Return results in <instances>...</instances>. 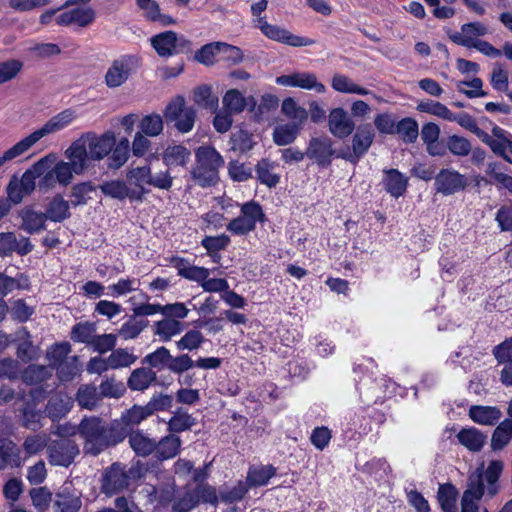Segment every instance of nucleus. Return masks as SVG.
<instances>
[{
	"instance_id": "f257e3e1",
	"label": "nucleus",
	"mask_w": 512,
	"mask_h": 512,
	"mask_svg": "<svg viewBox=\"0 0 512 512\" xmlns=\"http://www.w3.org/2000/svg\"><path fill=\"white\" fill-rule=\"evenodd\" d=\"M77 433L83 440L85 453L92 456L122 442V433L115 421L107 423L97 416H85L77 426Z\"/></svg>"
},
{
	"instance_id": "f03ea898",
	"label": "nucleus",
	"mask_w": 512,
	"mask_h": 512,
	"mask_svg": "<svg viewBox=\"0 0 512 512\" xmlns=\"http://www.w3.org/2000/svg\"><path fill=\"white\" fill-rule=\"evenodd\" d=\"M461 127L475 134L491 151L505 162L512 164V134L507 130L495 125L491 132L492 136L478 127L475 119L468 113L455 114L451 112V119Z\"/></svg>"
},
{
	"instance_id": "7ed1b4c3",
	"label": "nucleus",
	"mask_w": 512,
	"mask_h": 512,
	"mask_svg": "<svg viewBox=\"0 0 512 512\" xmlns=\"http://www.w3.org/2000/svg\"><path fill=\"white\" fill-rule=\"evenodd\" d=\"M193 472L195 487L186 490L182 496L172 504V512H190L200 504H209L216 507L219 504V497L216 487L207 482L209 477L208 464L197 468Z\"/></svg>"
},
{
	"instance_id": "20e7f679",
	"label": "nucleus",
	"mask_w": 512,
	"mask_h": 512,
	"mask_svg": "<svg viewBox=\"0 0 512 512\" xmlns=\"http://www.w3.org/2000/svg\"><path fill=\"white\" fill-rule=\"evenodd\" d=\"M223 156L212 145H201L195 150V165L190 174L201 188L216 186L220 181L219 171L224 166Z\"/></svg>"
},
{
	"instance_id": "39448f33",
	"label": "nucleus",
	"mask_w": 512,
	"mask_h": 512,
	"mask_svg": "<svg viewBox=\"0 0 512 512\" xmlns=\"http://www.w3.org/2000/svg\"><path fill=\"white\" fill-rule=\"evenodd\" d=\"M65 156L69 162L61 160L52 167L58 183L63 186L70 184L73 173L81 175L89 168L85 148L80 141H73L65 151Z\"/></svg>"
},
{
	"instance_id": "423d86ee",
	"label": "nucleus",
	"mask_w": 512,
	"mask_h": 512,
	"mask_svg": "<svg viewBox=\"0 0 512 512\" xmlns=\"http://www.w3.org/2000/svg\"><path fill=\"white\" fill-rule=\"evenodd\" d=\"M241 215L233 218L226 229L235 236H246L256 229L257 223L264 224L268 219L262 205L252 199L240 206Z\"/></svg>"
},
{
	"instance_id": "0eeeda50",
	"label": "nucleus",
	"mask_w": 512,
	"mask_h": 512,
	"mask_svg": "<svg viewBox=\"0 0 512 512\" xmlns=\"http://www.w3.org/2000/svg\"><path fill=\"white\" fill-rule=\"evenodd\" d=\"M150 44L161 58H169L191 51L192 41L173 30H167L153 35Z\"/></svg>"
},
{
	"instance_id": "6e6552de",
	"label": "nucleus",
	"mask_w": 512,
	"mask_h": 512,
	"mask_svg": "<svg viewBox=\"0 0 512 512\" xmlns=\"http://www.w3.org/2000/svg\"><path fill=\"white\" fill-rule=\"evenodd\" d=\"M375 138V132L370 123L360 124L352 136L351 146L340 149L341 159L356 165L369 151Z\"/></svg>"
},
{
	"instance_id": "1a4fd4ad",
	"label": "nucleus",
	"mask_w": 512,
	"mask_h": 512,
	"mask_svg": "<svg viewBox=\"0 0 512 512\" xmlns=\"http://www.w3.org/2000/svg\"><path fill=\"white\" fill-rule=\"evenodd\" d=\"M75 141H80L85 148L87 155V163L90 165L91 161H100L111 152L115 145V133L112 130H107L98 135L95 132H87L81 135Z\"/></svg>"
},
{
	"instance_id": "9d476101",
	"label": "nucleus",
	"mask_w": 512,
	"mask_h": 512,
	"mask_svg": "<svg viewBox=\"0 0 512 512\" xmlns=\"http://www.w3.org/2000/svg\"><path fill=\"white\" fill-rule=\"evenodd\" d=\"M307 158L319 169H327L334 159H341L340 149L334 148V141L326 135L312 137L306 147Z\"/></svg>"
},
{
	"instance_id": "9b49d317",
	"label": "nucleus",
	"mask_w": 512,
	"mask_h": 512,
	"mask_svg": "<svg viewBox=\"0 0 512 512\" xmlns=\"http://www.w3.org/2000/svg\"><path fill=\"white\" fill-rule=\"evenodd\" d=\"M164 117L167 123H173L180 133L190 132L195 123L196 112L187 107L183 96L173 98L165 107Z\"/></svg>"
},
{
	"instance_id": "f8f14e48",
	"label": "nucleus",
	"mask_w": 512,
	"mask_h": 512,
	"mask_svg": "<svg viewBox=\"0 0 512 512\" xmlns=\"http://www.w3.org/2000/svg\"><path fill=\"white\" fill-rule=\"evenodd\" d=\"M256 22L257 23H255V27L260 29L262 34L270 40L291 47H305L315 43V40L311 38L295 35L285 28L268 23L266 16L257 17Z\"/></svg>"
},
{
	"instance_id": "ddd939ff",
	"label": "nucleus",
	"mask_w": 512,
	"mask_h": 512,
	"mask_svg": "<svg viewBox=\"0 0 512 512\" xmlns=\"http://www.w3.org/2000/svg\"><path fill=\"white\" fill-rule=\"evenodd\" d=\"M130 481L126 466L120 462H114L107 467L101 478V491L107 496L116 495L124 491Z\"/></svg>"
},
{
	"instance_id": "4468645a",
	"label": "nucleus",
	"mask_w": 512,
	"mask_h": 512,
	"mask_svg": "<svg viewBox=\"0 0 512 512\" xmlns=\"http://www.w3.org/2000/svg\"><path fill=\"white\" fill-rule=\"evenodd\" d=\"M138 63L135 55H121L115 59L105 74V84L109 88H116L124 84L131 76Z\"/></svg>"
},
{
	"instance_id": "2eb2a0df",
	"label": "nucleus",
	"mask_w": 512,
	"mask_h": 512,
	"mask_svg": "<svg viewBox=\"0 0 512 512\" xmlns=\"http://www.w3.org/2000/svg\"><path fill=\"white\" fill-rule=\"evenodd\" d=\"M467 186L466 176L451 168H442L435 176L434 189L444 196L463 191Z\"/></svg>"
},
{
	"instance_id": "dca6fc26",
	"label": "nucleus",
	"mask_w": 512,
	"mask_h": 512,
	"mask_svg": "<svg viewBox=\"0 0 512 512\" xmlns=\"http://www.w3.org/2000/svg\"><path fill=\"white\" fill-rule=\"evenodd\" d=\"M78 454V446L67 438L54 440L48 446V460L54 466L68 467Z\"/></svg>"
},
{
	"instance_id": "f3484780",
	"label": "nucleus",
	"mask_w": 512,
	"mask_h": 512,
	"mask_svg": "<svg viewBox=\"0 0 512 512\" xmlns=\"http://www.w3.org/2000/svg\"><path fill=\"white\" fill-rule=\"evenodd\" d=\"M150 414L144 405L134 404L129 409H125L120 418L114 419L115 424L121 430L122 442L127 438L128 434L136 432L137 428L143 421L148 419Z\"/></svg>"
},
{
	"instance_id": "a211bd4d",
	"label": "nucleus",
	"mask_w": 512,
	"mask_h": 512,
	"mask_svg": "<svg viewBox=\"0 0 512 512\" xmlns=\"http://www.w3.org/2000/svg\"><path fill=\"white\" fill-rule=\"evenodd\" d=\"M276 83L286 87H297L305 90H314L317 93H324L326 87L317 80L312 72H293L276 78Z\"/></svg>"
},
{
	"instance_id": "6ab92c4d",
	"label": "nucleus",
	"mask_w": 512,
	"mask_h": 512,
	"mask_svg": "<svg viewBox=\"0 0 512 512\" xmlns=\"http://www.w3.org/2000/svg\"><path fill=\"white\" fill-rule=\"evenodd\" d=\"M151 167L149 164L130 169L127 174V182L129 183L131 202H142L145 195L150 191L145 188V184L149 185Z\"/></svg>"
},
{
	"instance_id": "aec40b11",
	"label": "nucleus",
	"mask_w": 512,
	"mask_h": 512,
	"mask_svg": "<svg viewBox=\"0 0 512 512\" xmlns=\"http://www.w3.org/2000/svg\"><path fill=\"white\" fill-rule=\"evenodd\" d=\"M328 129L334 137L345 139L355 130V123L346 110L337 107L328 115Z\"/></svg>"
},
{
	"instance_id": "412c9836",
	"label": "nucleus",
	"mask_w": 512,
	"mask_h": 512,
	"mask_svg": "<svg viewBox=\"0 0 512 512\" xmlns=\"http://www.w3.org/2000/svg\"><path fill=\"white\" fill-rule=\"evenodd\" d=\"M492 353L499 364H505L500 380L505 386H512V337L494 346Z\"/></svg>"
},
{
	"instance_id": "4be33fe9",
	"label": "nucleus",
	"mask_w": 512,
	"mask_h": 512,
	"mask_svg": "<svg viewBox=\"0 0 512 512\" xmlns=\"http://www.w3.org/2000/svg\"><path fill=\"white\" fill-rule=\"evenodd\" d=\"M96 13L91 7L72 8L59 14L55 21L59 26L77 24L79 27H87L95 21Z\"/></svg>"
},
{
	"instance_id": "5701e85b",
	"label": "nucleus",
	"mask_w": 512,
	"mask_h": 512,
	"mask_svg": "<svg viewBox=\"0 0 512 512\" xmlns=\"http://www.w3.org/2000/svg\"><path fill=\"white\" fill-rule=\"evenodd\" d=\"M23 461L19 446L10 438L0 436V469L20 468Z\"/></svg>"
},
{
	"instance_id": "b1692460",
	"label": "nucleus",
	"mask_w": 512,
	"mask_h": 512,
	"mask_svg": "<svg viewBox=\"0 0 512 512\" xmlns=\"http://www.w3.org/2000/svg\"><path fill=\"white\" fill-rule=\"evenodd\" d=\"M384 189L394 198L403 196L408 187V177L398 169L390 168L383 170L382 179Z\"/></svg>"
},
{
	"instance_id": "393cba45",
	"label": "nucleus",
	"mask_w": 512,
	"mask_h": 512,
	"mask_svg": "<svg viewBox=\"0 0 512 512\" xmlns=\"http://www.w3.org/2000/svg\"><path fill=\"white\" fill-rule=\"evenodd\" d=\"M157 381V373L148 367L134 369L127 379L126 387L131 391L143 392Z\"/></svg>"
},
{
	"instance_id": "a878e982",
	"label": "nucleus",
	"mask_w": 512,
	"mask_h": 512,
	"mask_svg": "<svg viewBox=\"0 0 512 512\" xmlns=\"http://www.w3.org/2000/svg\"><path fill=\"white\" fill-rule=\"evenodd\" d=\"M54 160L50 156H45L38 160L33 166L26 170L21 179L19 180L20 185L23 187L26 194H30L34 191L36 186V179L41 177L45 172V169L53 165Z\"/></svg>"
},
{
	"instance_id": "bb28decb",
	"label": "nucleus",
	"mask_w": 512,
	"mask_h": 512,
	"mask_svg": "<svg viewBox=\"0 0 512 512\" xmlns=\"http://www.w3.org/2000/svg\"><path fill=\"white\" fill-rule=\"evenodd\" d=\"M20 229L28 234L38 233L46 228V217L44 212L35 211L32 207H25L20 212Z\"/></svg>"
},
{
	"instance_id": "cd10ccee",
	"label": "nucleus",
	"mask_w": 512,
	"mask_h": 512,
	"mask_svg": "<svg viewBox=\"0 0 512 512\" xmlns=\"http://www.w3.org/2000/svg\"><path fill=\"white\" fill-rule=\"evenodd\" d=\"M70 206L69 201L65 200L61 194H56L46 206L45 217L52 222H63L71 217Z\"/></svg>"
},
{
	"instance_id": "c85d7f7f",
	"label": "nucleus",
	"mask_w": 512,
	"mask_h": 512,
	"mask_svg": "<svg viewBox=\"0 0 512 512\" xmlns=\"http://www.w3.org/2000/svg\"><path fill=\"white\" fill-rule=\"evenodd\" d=\"M276 473L277 469L272 464L251 465L247 471L246 482L250 488L266 486Z\"/></svg>"
},
{
	"instance_id": "c756f323",
	"label": "nucleus",
	"mask_w": 512,
	"mask_h": 512,
	"mask_svg": "<svg viewBox=\"0 0 512 512\" xmlns=\"http://www.w3.org/2000/svg\"><path fill=\"white\" fill-rule=\"evenodd\" d=\"M456 437L458 442L471 452L481 451L487 439V436L475 427L462 428Z\"/></svg>"
},
{
	"instance_id": "7c9ffc66",
	"label": "nucleus",
	"mask_w": 512,
	"mask_h": 512,
	"mask_svg": "<svg viewBox=\"0 0 512 512\" xmlns=\"http://www.w3.org/2000/svg\"><path fill=\"white\" fill-rule=\"evenodd\" d=\"M181 443L180 437L175 434L164 436L160 441H156L155 457L160 461L174 458L180 452Z\"/></svg>"
},
{
	"instance_id": "2f4dec72",
	"label": "nucleus",
	"mask_w": 512,
	"mask_h": 512,
	"mask_svg": "<svg viewBox=\"0 0 512 512\" xmlns=\"http://www.w3.org/2000/svg\"><path fill=\"white\" fill-rule=\"evenodd\" d=\"M129 445L137 456L147 457L155 453L157 448L156 440L148 437L143 431L137 429L136 432L128 434Z\"/></svg>"
},
{
	"instance_id": "473e14b6",
	"label": "nucleus",
	"mask_w": 512,
	"mask_h": 512,
	"mask_svg": "<svg viewBox=\"0 0 512 512\" xmlns=\"http://www.w3.org/2000/svg\"><path fill=\"white\" fill-rule=\"evenodd\" d=\"M131 152L128 138L122 137L118 141L115 139V145L107 158L108 167L115 170L120 169L127 162Z\"/></svg>"
},
{
	"instance_id": "72a5a7b5",
	"label": "nucleus",
	"mask_w": 512,
	"mask_h": 512,
	"mask_svg": "<svg viewBox=\"0 0 512 512\" xmlns=\"http://www.w3.org/2000/svg\"><path fill=\"white\" fill-rule=\"evenodd\" d=\"M184 330V323L180 320L164 319L154 322L153 333L158 336L162 342H168L172 337L179 335Z\"/></svg>"
},
{
	"instance_id": "f704fd0d",
	"label": "nucleus",
	"mask_w": 512,
	"mask_h": 512,
	"mask_svg": "<svg viewBox=\"0 0 512 512\" xmlns=\"http://www.w3.org/2000/svg\"><path fill=\"white\" fill-rule=\"evenodd\" d=\"M52 377V369L48 366L30 364L21 372V380L29 386L46 384Z\"/></svg>"
},
{
	"instance_id": "c9c22d12",
	"label": "nucleus",
	"mask_w": 512,
	"mask_h": 512,
	"mask_svg": "<svg viewBox=\"0 0 512 512\" xmlns=\"http://www.w3.org/2000/svg\"><path fill=\"white\" fill-rule=\"evenodd\" d=\"M191 156L190 150L182 144L168 146L162 155L163 162L168 167L186 166Z\"/></svg>"
},
{
	"instance_id": "e433bc0d",
	"label": "nucleus",
	"mask_w": 512,
	"mask_h": 512,
	"mask_svg": "<svg viewBox=\"0 0 512 512\" xmlns=\"http://www.w3.org/2000/svg\"><path fill=\"white\" fill-rule=\"evenodd\" d=\"M469 417L481 425H494L501 417V411L492 406L473 405L469 409Z\"/></svg>"
},
{
	"instance_id": "4c0bfd02",
	"label": "nucleus",
	"mask_w": 512,
	"mask_h": 512,
	"mask_svg": "<svg viewBox=\"0 0 512 512\" xmlns=\"http://www.w3.org/2000/svg\"><path fill=\"white\" fill-rule=\"evenodd\" d=\"M383 387L384 383L382 380L370 381L369 385L362 384L359 388L362 403L366 406L382 404L385 400V396L381 395Z\"/></svg>"
},
{
	"instance_id": "58836bf2",
	"label": "nucleus",
	"mask_w": 512,
	"mask_h": 512,
	"mask_svg": "<svg viewBox=\"0 0 512 512\" xmlns=\"http://www.w3.org/2000/svg\"><path fill=\"white\" fill-rule=\"evenodd\" d=\"M512 439V419H504L492 433L491 448L493 451L504 449Z\"/></svg>"
},
{
	"instance_id": "ea45409f",
	"label": "nucleus",
	"mask_w": 512,
	"mask_h": 512,
	"mask_svg": "<svg viewBox=\"0 0 512 512\" xmlns=\"http://www.w3.org/2000/svg\"><path fill=\"white\" fill-rule=\"evenodd\" d=\"M231 243V239L226 234H220L217 236H205L201 240V246L206 249L207 254L213 259L214 262H218L220 251L225 250Z\"/></svg>"
},
{
	"instance_id": "a19ab883",
	"label": "nucleus",
	"mask_w": 512,
	"mask_h": 512,
	"mask_svg": "<svg viewBox=\"0 0 512 512\" xmlns=\"http://www.w3.org/2000/svg\"><path fill=\"white\" fill-rule=\"evenodd\" d=\"M301 130L299 123H287L275 127L273 131V141L278 146L292 144L298 137Z\"/></svg>"
},
{
	"instance_id": "79ce46f5",
	"label": "nucleus",
	"mask_w": 512,
	"mask_h": 512,
	"mask_svg": "<svg viewBox=\"0 0 512 512\" xmlns=\"http://www.w3.org/2000/svg\"><path fill=\"white\" fill-rule=\"evenodd\" d=\"M458 491L452 483L440 484L437 499L443 512H456Z\"/></svg>"
},
{
	"instance_id": "37998d69",
	"label": "nucleus",
	"mask_w": 512,
	"mask_h": 512,
	"mask_svg": "<svg viewBox=\"0 0 512 512\" xmlns=\"http://www.w3.org/2000/svg\"><path fill=\"white\" fill-rule=\"evenodd\" d=\"M102 400L100 391L94 385H81L76 393V401L82 408L92 410Z\"/></svg>"
},
{
	"instance_id": "c03bdc74",
	"label": "nucleus",
	"mask_w": 512,
	"mask_h": 512,
	"mask_svg": "<svg viewBox=\"0 0 512 512\" xmlns=\"http://www.w3.org/2000/svg\"><path fill=\"white\" fill-rule=\"evenodd\" d=\"M96 191V186L91 181L76 183L71 188L69 203L72 207L84 206L91 199L90 194Z\"/></svg>"
},
{
	"instance_id": "a18cd8bd",
	"label": "nucleus",
	"mask_w": 512,
	"mask_h": 512,
	"mask_svg": "<svg viewBox=\"0 0 512 512\" xmlns=\"http://www.w3.org/2000/svg\"><path fill=\"white\" fill-rule=\"evenodd\" d=\"M70 408L71 405L67 399L59 394H54L49 397L45 412L52 421H58L70 411Z\"/></svg>"
},
{
	"instance_id": "49530a36",
	"label": "nucleus",
	"mask_w": 512,
	"mask_h": 512,
	"mask_svg": "<svg viewBox=\"0 0 512 512\" xmlns=\"http://www.w3.org/2000/svg\"><path fill=\"white\" fill-rule=\"evenodd\" d=\"M171 361V353L165 346L158 347L155 351L147 354L142 360L143 365H148V368L153 370L157 369L161 371L168 369V365Z\"/></svg>"
},
{
	"instance_id": "de8ad7c7",
	"label": "nucleus",
	"mask_w": 512,
	"mask_h": 512,
	"mask_svg": "<svg viewBox=\"0 0 512 512\" xmlns=\"http://www.w3.org/2000/svg\"><path fill=\"white\" fill-rule=\"evenodd\" d=\"M100 190L105 196H109L117 200H125L128 198L131 201L130 187L124 180H110L100 185Z\"/></svg>"
},
{
	"instance_id": "09e8293b",
	"label": "nucleus",
	"mask_w": 512,
	"mask_h": 512,
	"mask_svg": "<svg viewBox=\"0 0 512 512\" xmlns=\"http://www.w3.org/2000/svg\"><path fill=\"white\" fill-rule=\"evenodd\" d=\"M223 109L232 114L242 113L248 105L246 97L238 89H229L222 98Z\"/></svg>"
},
{
	"instance_id": "8fccbe9b",
	"label": "nucleus",
	"mask_w": 512,
	"mask_h": 512,
	"mask_svg": "<svg viewBox=\"0 0 512 512\" xmlns=\"http://www.w3.org/2000/svg\"><path fill=\"white\" fill-rule=\"evenodd\" d=\"M164 129L163 118L160 114L151 113L142 117L139 122V131L148 137L159 136Z\"/></svg>"
},
{
	"instance_id": "3c124183",
	"label": "nucleus",
	"mask_w": 512,
	"mask_h": 512,
	"mask_svg": "<svg viewBox=\"0 0 512 512\" xmlns=\"http://www.w3.org/2000/svg\"><path fill=\"white\" fill-rule=\"evenodd\" d=\"M331 86L335 91L340 93L358 94L362 96L370 93L368 89L353 83L346 75L339 73L332 77Z\"/></svg>"
},
{
	"instance_id": "603ef678",
	"label": "nucleus",
	"mask_w": 512,
	"mask_h": 512,
	"mask_svg": "<svg viewBox=\"0 0 512 512\" xmlns=\"http://www.w3.org/2000/svg\"><path fill=\"white\" fill-rule=\"evenodd\" d=\"M395 134L405 143H414L419 136V126L417 121L412 117H405L396 124Z\"/></svg>"
},
{
	"instance_id": "864d4df0",
	"label": "nucleus",
	"mask_w": 512,
	"mask_h": 512,
	"mask_svg": "<svg viewBox=\"0 0 512 512\" xmlns=\"http://www.w3.org/2000/svg\"><path fill=\"white\" fill-rule=\"evenodd\" d=\"M196 424V419L186 411L178 410L168 421V431L172 434L190 430Z\"/></svg>"
},
{
	"instance_id": "5fc2aeb1",
	"label": "nucleus",
	"mask_w": 512,
	"mask_h": 512,
	"mask_svg": "<svg viewBox=\"0 0 512 512\" xmlns=\"http://www.w3.org/2000/svg\"><path fill=\"white\" fill-rule=\"evenodd\" d=\"M220 42L215 41L203 45L195 52L194 60L207 67L213 66L217 62L216 56L220 53Z\"/></svg>"
},
{
	"instance_id": "6e6d98bb",
	"label": "nucleus",
	"mask_w": 512,
	"mask_h": 512,
	"mask_svg": "<svg viewBox=\"0 0 512 512\" xmlns=\"http://www.w3.org/2000/svg\"><path fill=\"white\" fill-rule=\"evenodd\" d=\"M137 316H131L119 329V336L125 340L137 338L148 326L147 319H136Z\"/></svg>"
},
{
	"instance_id": "4d7b16f0",
	"label": "nucleus",
	"mask_w": 512,
	"mask_h": 512,
	"mask_svg": "<svg viewBox=\"0 0 512 512\" xmlns=\"http://www.w3.org/2000/svg\"><path fill=\"white\" fill-rule=\"evenodd\" d=\"M130 147L132 154L137 158H141L146 155H149V161H151L153 158H156L155 155L157 154V150L152 152V142L148 139V136L142 134L141 132H136Z\"/></svg>"
},
{
	"instance_id": "13d9d810",
	"label": "nucleus",
	"mask_w": 512,
	"mask_h": 512,
	"mask_svg": "<svg viewBox=\"0 0 512 512\" xmlns=\"http://www.w3.org/2000/svg\"><path fill=\"white\" fill-rule=\"evenodd\" d=\"M96 324L92 322L76 323L71 330V339L77 343L90 344L94 339Z\"/></svg>"
},
{
	"instance_id": "bf43d9fd",
	"label": "nucleus",
	"mask_w": 512,
	"mask_h": 512,
	"mask_svg": "<svg viewBox=\"0 0 512 512\" xmlns=\"http://www.w3.org/2000/svg\"><path fill=\"white\" fill-rule=\"evenodd\" d=\"M205 341L206 339L200 330L190 329L176 341V347L180 351H193L199 349Z\"/></svg>"
},
{
	"instance_id": "052dcab7",
	"label": "nucleus",
	"mask_w": 512,
	"mask_h": 512,
	"mask_svg": "<svg viewBox=\"0 0 512 512\" xmlns=\"http://www.w3.org/2000/svg\"><path fill=\"white\" fill-rule=\"evenodd\" d=\"M255 171L257 180L268 188H274L280 181V176L271 172V165L268 159L263 158L258 161Z\"/></svg>"
},
{
	"instance_id": "680f3d73",
	"label": "nucleus",
	"mask_w": 512,
	"mask_h": 512,
	"mask_svg": "<svg viewBox=\"0 0 512 512\" xmlns=\"http://www.w3.org/2000/svg\"><path fill=\"white\" fill-rule=\"evenodd\" d=\"M194 102L203 108L216 109L218 106V97L212 93L209 85L197 86L193 91Z\"/></svg>"
},
{
	"instance_id": "e2e57ef3",
	"label": "nucleus",
	"mask_w": 512,
	"mask_h": 512,
	"mask_svg": "<svg viewBox=\"0 0 512 512\" xmlns=\"http://www.w3.org/2000/svg\"><path fill=\"white\" fill-rule=\"evenodd\" d=\"M62 124L57 121L54 117L50 118L41 128L33 131L31 134L23 138L26 142V145L30 149L35 143H37L41 138L47 136L51 133H55L57 131L62 130Z\"/></svg>"
},
{
	"instance_id": "0e129e2a",
	"label": "nucleus",
	"mask_w": 512,
	"mask_h": 512,
	"mask_svg": "<svg viewBox=\"0 0 512 512\" xmlns=\"http://www.w3.org/2000/svg\"><path fill=\"white\" fill-rule=\"evenodd\" d=\"M227 169L230 179L234 182H246L253 177V169L249 163L231 160Z\"/></svg>"
},
{
	"instance_id": "69168bd1",
	"label": "nucleus",
	"mask_w": 512,
	"mask_h": 512,
	"mask_svg": "<svg viewBox=\"0 0 512 512\" xmlns=\"http://www.w3.org/2000/svg\"><path fill=\"white\" fill-rule=\"evenodd\" d=\"M483 81L479 77L471 80H463L457 83V90L466 97L472 99L487 96V92L483 90Z\"/></svg>"
},
{
	"instance_id": "338daca9",
	"label": "nucleus",
	"mask_w": 512,
	"mask_h": 512,
	"mask_svg": "<svg viewBox=\"0 0 512 512\" xmlns=\"http://www.w3.org/2000/svg\"><path fill=\"white\" fill-rule=\"evenodd\" d=\"M281 110L288 118L295 120V123H299V126H301L308 118V112L306 109L299 106L291 97L283 100Z\"/></svg>"
},
{
	"instance_id": "774afa93",
	"label": "nucleus",
	"mask_w": 512,
	"mask_h": 512,
	"mask_svg": "<svg viewBox=\"0 0 512 512\" xmlns=\"http://www.w3.org/2000/svg\"><path fill=\"white\" fill-rule=\"evenodd\" d=\"M126 390V385L121 381H116L114 378H106L105 380H102L99 386L102 399L121 398L125 395Z\"/></svg>"
}]
</instances>
